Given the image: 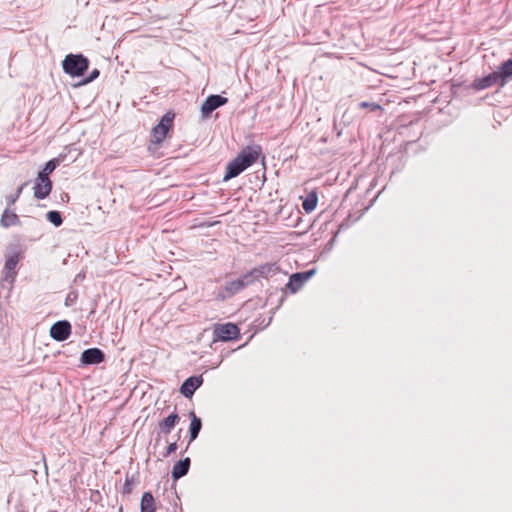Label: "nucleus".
Instances as JSON below:
<instances>
[{
	"label": "nucleus",
	"mask_w": 512,
	"mask_h": 512,
	"mask_svg": "<svg viewBox=\"0 0 512 512\" xmlns=\"http://www.w3.org/2000/svg\"><path fill=\"white\" fill-rule=\"evenodd\" d=\"M261 152L262 148L260 145H249L243 148L240 153L227 164L223 181L226 182L237 177L245 169L252 166L258 160Z\"/></svg>",
	"instance_id": "nucleus-1"
},
{
	"label": "nucleus",
	"mask_w": 512,
	"mask_h": 512,
	"mask_svg": "<svg viewBox=\"0 0 512 512\" xmlns=\"http://www.w3.org/2000/svg\"><path fill=\"white\" fill-rule=\"evenodd\" d=\"M62 67L71 77H80L89 68V60L82 54H68L62 61Z\"/></svg>",
	"instance_id": "nucleus-2"
},
{
	"label": "nucleus",
	"mask_w": 512,
	"mask_h": 512,
	"mask_svg": "<svg viewBox=\"0 0 512 512\" xmlns=\"http://www.w3.org/2000/svg\"><path fill=\"white\" fill-rule=\"evenodd\" d=\"M252 283L253 281L251 279V274L247 272L238 279L227 281L219 289L218 297L221 299L230 298L237 294L238 292H240L241 290H243L244 288H246L247 286L251 285Z\"/></svg>",
	"instance_id": "nucleus-3"
},
{
	"label": "nucleus",
	"mask_w": 512,
	"mask_h": 512,
	"mask_svg": "<svg viewBox=\"0 0 512 512\" xmlns=\"http://www.w3.org/2000/svg\"><path fill=\"white\" fill-rule=\"evenodd\" d=\"M174 118L175 114L171 111L165 113L162 116L160 122L152 130V135L155 143L159 144L163 142L168 131L171 129L173 125Z\"/></svg>",
	"instance_id": "nucleus-4"
},
{
	"label": "nucleus",
	"mask_w": 512,
	"mask_h": 512,
	"mask_svg": "<svg viewBox=\"0 0 512 512\" xmlns=\"http://www.w3.org/2000/svg\"><path fill=\"white\" fill-rule=\"evenodd\" d=\"M227 102L228 99L221 95L212 94L208 96L201 106L202 118H208L214 110L225 105Z\"/></svg>",
	"instance_id": "nucleus-5"
},
{
	"label": "nucleus",
	"mask_w": 512,
	"mask_h": 512,
	"mask_svg": "<svg viewBox=\"0 0 512 512\" xmlns=\"http://www.w3.org/2000/svg\"><path fill=\"white\" fill-rule=\"evenodd\" d=\"M494 85H498L500 87H503L505 85L503 82V78L498 73V71H494L493 73L482 78H477L474 80L472 84L473 88L476 90H483Z\"/></svg>",
	"instance_id": "nucleus-6"
},
{
	"label": "nucleus",
	"mask_w": 512,
	"mask_h": 512,
	"mask_svg": "<svg viewBox=\"0 0 512 512\" xmlns=\"http://www.w3.org/2000/svg\"><path fill=\"white\" fill-rule=\"evenodd\" d=\"M239 328L233 323H226L215 328V338L221 341L234 340L239 336Z\"/></svg>",
	"instance_id": "nucleus-7"
},
{
	"label": "nucleus",
	"mask_w": 512,
	"mask_h": 512,
	"mask_svg": "<svg viewBox=\"0 0 512 512\" xmlns=\"http://www.w3.org/2000/svg\"><path fill=\"white\" fill-rule=\"evenodd\" d=\"M71 324L67 320L57 321L51 326L50 336L59 342L65 341L71 334Z\"/></svg>",
	"instance_id": "nucleus-8"
},
{
	"label": "nucleus",
	"mask_w": 512,
	"mask_h": 512,
	"mask_svg": "<svg viewBox=\"0 0 512 512\" xmlns=\"http://www.w3.org/2000/svg\"><path fill=\"white\" fill-rule=\"evenodd\" d=\"M105 360L104 352L99 348H89L82 352L80 362L82 365L100 364Z\"/></svg>",
	"instance_id": "nucleus-9"
},
{
	"label": "nucleus",
	"mask_w": 512,
	"mask_h": 512,
	"mask_svg": "<svg viewBox=\"0 0 512 512\" xmlns=\"http://www.w3.org/2000/svg\"><path fill=\"white\" fill-rule=\"evenodd\" d=\"M19 262V253H13L6 257L5 265H4V281H8L10 283H13L17 272L16 267Z\"/></svg>",
	"instance_id": "nucleus-10"
},
{
	"label": "nucleus",
	"mask_w": 512,
	"mask_h": 512,
	"mask_svg": "<svg viewBox=\"0 0 512 512\" xmlns=\"http://www.w3.org/2000/svg\"><path fill=\"white\" fill-rule=\"evenodd\" d=\"M203 383L202 375L187 378L180 387V393L186 398H192L196 389Z\"/></svg>",
	"instance_id": "nucleus-11"
},
{
	"label": "nucleus",
	"mask_w": 512,
	"mask_h": 512,
	"mask_svg": "<svg viewBox=\"0 0 512 512\" xmlns=\"http://www.w3.org/2000/svg\"><path fill=\"white\" fill-rule=\"evenodd\" d=\"M279 270L280 269L276 263H266L252 269L248 273L251 274V279L254 282L260 277L267 278L269 276L275 275L279 272Z\"/></svg>",
	"instance_id": "nucleus-12"
},
{
	"label": "nucleus",
	"mask_w": 512,
	"mask_h": 512,
	"mask_svg": "<svg viewBox=\"0 0 512 512\" xmlns=\"http://www.w3.org/2000/svg\"><path fill=\"white\" fill-rule=\"evenodd\" d=\"M314 274V270L306 271V272H298L294 273L290 276L289 282L287 284V288L292 292H297L303 284Z\"/></svg>",
	"instance_id": "nucleus-13"
},
{
	"label": "nucleus",
	"mask_w": 512,
	"mask_h": 512,
	"mask_svg": "<svg viewBox=\"0 0 512 512\" xmlns=\"http://www.w3.org/2000/svg\"><path fill=\"white\" fill-rule=\"evenodd\" d=\"M190 463H191V461H190L189 457H186V458L176 462L172 469L173 479L178 480L181 477L185 476L189 471Z\"/></svg>",
	"instance_id": "nucleus-14"
},
{
	"label": "nucleus",
	"mask_w": 512,
	"mask_h": 512,
	"mask_svg": "<svg viewBox=\"0 0 512 512\" xmlns=\"http://www.w3.org/2000/svg\"><path fill=\"white\" fill-rule=\"evenodd\" d=\"M180 417L177 413H172L159 423V428L162 433L169 434L175 425L179 422Z\"/></svg>",
	"instance_id": "nucleus-15"
},
{
	"label": "nucleus",
	"mask_w": 512,
	"mask_h": 512,
	"mask_svg": "<svg viewBox=\"0 0 512 512\" xmlns=\"http://www.w3.org/2000/svg\"><path fill=\"white\" fill-rule=\"evenodd\" d=\"M140 509L141 512H155L156 504L151 492H145L142 495Z\"/></svg>",
	"instance_id": "nucleus-16"
},
{
	"label": "nucleus",
	"mask_w": 512,
	"mask_h": 512,
	"mask_svg": "<svg viewBox=\"0 0 512 512\" xmlns=\"http://www.w3.org/2000/svg\"><path fill=\"white\" fill-rule=\"evenodd\" d=\"M34 197L36 199L42 200L45 199L52 190V184L36 182L33 187Z\"/></svg>",
	"instance_id": "nucleus-17"
},
{
	"label": "nucleus",
	"mask_w": 512,
	"mask_h": 512,
	"mask_svg": "<svg viewBox=\"0 0 512 512\" xmlns=\"http://www.w3.org/2000/svg\"><path fill=\"white\" fill-rule=\"evenodd\" d=\"M191 423L189 427L190 442L194 441L202 428L201 419L198 418L194 412L190 413Z\"/></svg>",
	"instance_id": "nucleus-18"
},
{
	"label": "nucleus",
	"mask_w": 512,
	"mask_h": 512,
	"mask_svg": "<svg viewBox=\"0 0 512 512\" xmlns=\"http://www.w3.org/2000/svg\"><path fill=\"white\" fill-rule=\"evenodd\" d=\"M19 224V218L14 213L11 212L8 208L4 210L1 217V225L3 227H10Z\"/></svg>",
	"instance_id": "nucleus-19"
},
{
	"label": "nucleus",
	"mask_w": 512,
	"mask_h": 512,
	"mask_svg": "<svg viewBox=\"0 0 512 512\" xmlns=\"http://www.w3.org/2000/svg\"><path fill=\"white\" fill-rule=\"evenodd\" d=\"M498 73L502 76L504 84L512 77V59L505 61L499 68Z\"/></svg>",
	"instance_id": "nucleus-20"
},
{
	"label": "nucleus",
	"mask_w": 512,
	"mask_h": 512,
	"mask_svg": "<svg viewBox=\"0 0 512 512\" xmlns=\"http://www.w3.org/2000/svg\"><path fill=\"white\" fill-rule=\"evenodd\" d=\"M316 205H317V196L314 193L309 194L307 196V198L303 201V204H302L303 209L307 213L312 212L316 208Z\"/></svg>",
	"instance_id": "nucleus-21"
},
{
	"label": "nucleus",
	"mask_w": 512,
	"mask_h": 512,
	"mask_svg": "<svg viewBox=\"0 0 512 512\" xmlns=\"http://www.w3.org/2000/svg\"><path fill=\"white\" fill-rule=\"evenodd\" d=\"M46 218L49 222H51L56 227H59L63 223L62 216H61L60 212H58V211H54V210L49 211L46 214Z\"/></svg>",
	"instance_id": "nucleus-22"
},
{
	"label": "nucleus",
	"mask_w": 512,
	"mask_h": 512,
	"mask_svg": "<svg viewBox=\"0 0 512 512\" xmlns=\"http://www.w3.org/2000/svg\"><path fill=\"white\" fill-rule=\"evenodd\" d=\"M62 160H63V157H58V158L49 160L45 164L43 171L50 175L60 165Z\"/></svg>",
	"instance_id": "nucleus-23"
},
{
	"label": "nucleus",
	"mask_w": 512,
	"mask_h": 512,
	"mask_svg": "<svg viewBox=\"0 0 512 512\" xmlns=\"http://www.w3.org/2000/svg\"><path fill=\"white\" fill-rule=\"evenodd\" d=\"M28 184V182H24L22 185H20L17 189V191L14 194H10L6 196V202L8 207L12 206L20 197L23 188Z\"/></svg>",
	"instance_id": "nucleus-24"
},
{
	"label": "nucleus",
	"mask_w": 512,
	"mask_h": 512,
	"mask_svg": "<svg viewBox=\"0 0 512 512\" xmlns=\"http://www.w3.org/2000/svg\"><path fill=\"white\" fill-rule=\"evenodd\" d=\"M135 485V479L133 476H126L125 483L123 485V494H131Z\"/></svg>",
	"instance_id": "nucleus-25"
},
{
	"label": "nucleus",
	"mask_w": 512,
	"mask_h": 512,
	"mask_svg": "<svg viewBox=\"0 0 512 512\" xmlns=\"http://www.w3.org/2000/svg\"><path fill=\"white\" fill-rule=\"evenodd\" d=\"M361 109H369L370 111L381 110V106L374 102L362 101L358 104Z\"/></svg>",
	"instance_id": "nucleus-26"
},
{
	"label": "nucleus",
	"mask_w": 512,
	"mask_h": 512,
	"mask_svg": "<svg viewBox=\"0 0 512 512\" xmlns=\"http://www.w3.org/2000/svg\"><path fill=\"white\" fill-rule=\"evenodd\" d=\"M99 74H100V72H99V70H98V69H94V70H92V71L90 72L89 76H88L87 78H85V79L81 82V84H82V85H85V84H88V83H90V82L94 81L95 79H97V78L99 77Z\"/></svg>",
	"instance_id": "nucleus-27"
},
{
	"label": "nucleus",
	"mask_w": 512,
	"mask_h": 512,
	"mask_svg": "<svg viewBox=\"0 0 512 512\" xmlns=\"http://www.w3.org/2000/svg\"><path fill=\"white\" fill-rule=\"evenodd\" d=\"M36 182H42V183L52 184V181H51V180H50V178H49V174H47V173H46V172H44L43 170H41V171L38 173V176H37Z\"/></svg>",
	"instance_id": "nucleus-28"
},
{
	"label": "nucleus",
	"mask_w": 512,
	"mask_h": 512,
	"mask_svg": "<svg viewBox=\"0 0 512 512\" xmlns=\"http://www.w3.org/2000/svg\"><path fill=\"white\" fill-rule=\"evenodd\" d=\"M177 449V444L174 442V443H171L168 445L167 447V450L166 452L164 453V457H168L170 454L174 453Z\"/></svg>",
	"instance_id": "nucleus-29"
},
{
	"label": "nucleus",
	"mask_w": 512,
	"mask_h": 512,
	"mask_svg": "<svg viewBox=\"0 0 512 512\" xmlns=\"http://www.w3.org/2000/svg\"><path fill=\"white\" fill-rule=\"evenodd\" d=\"M66 301H71V298H70V296H67V299H66Z\"/></svg>",
	"instance_id": "nucleus-30"
},
{
	"label": "nucleus",
	"mask_w": 512,
	"mask_h": 512,
	"mask_svg": "<svg viewBox=\"0 0 512 512\" xmlns=\"http://www.w3.org/2000/svg\"><path fill=\"white\" fill-rule=\"evenodd\" d=\"M66 301H71V298H70V296H67V299H66Z\"/></svg>",
	"instance_id": "nucleus-31"
},
{
	"label": "nucleus",
	"mask_w": 512,
	"mask_h": 512,
	"mask_svg": "<svg viewBox=\"0 0 512 512\" xmlns=\"http://www.w3.org/2000/svg\"><path fill=\"white\" fill-rule=\"evenodd\" d=\"M50 512H56V511H50Z\"/></svg>",
	"instance_id": "nucleus-32"
}]
</instances>
